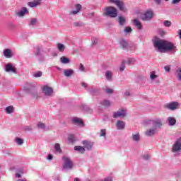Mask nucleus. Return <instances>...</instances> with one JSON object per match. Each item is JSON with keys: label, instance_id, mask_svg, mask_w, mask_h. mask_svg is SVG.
I'll list each match as a JSON object with an SVG mask.
<instances>
[{"label": "nucleus", "instance_id": "nucleus-58", "mask_svg": "<svg viewBox=\"0 0 181 181\" xmlns=\"http://www.w3.org/2000/svg\"><path fill=\"white\" fill-rule=\"evenodd\" d=\"M94 17V13H90L88 15V18H93Z\"/></svg>", "mask_w": 181, "mask_h": 181}, {"label": "nucleus", "instance_id": "nucleus-28", "mask_svg": "<svg viewBox=\"0 0 181 181\" xmlns=\"http://www.w3.org/2000/svg\"><path fill=\"white\" fill-rule=\"evenodd\" d=\"M134 26L137 28L139 30L142 29V24L138 21V19H134L133 21Z\"/></svg>", "mask_w": 181, "mask_h": 181}, {"label": "nucleus", "instance_id": "nucleus-50", "mask_svg": "<svg viewBox=\"0 0 181 181\" xmlns=\"http://www.w3.org/2000/svg\"><path fill=\"white\" fill-rule=\"evenodd\" d=\"M98 43V38H93L92 40V45H97Z\"/></svg>", "mask_w": 181, "mask_h": 181}, {"label": "nucleus", "instance_id": "nucleus-8", "mask_svg": "<svg viewBox=\"0 0 181 181\" xmlns=\"http://www.w3.org/2000/svg\"><path fill=\"white\" fill-rule=\"evenodd\" d=\"M113 118H125L127 117V110L121 109L117 112H113Z\"/></svg>", "mask_w": 181, "mask_h": 181}, {"label": "nucleus", "instance_id": "nucleus-5", "mask_svg": "<svg viewBox=\"0 0 181 181\" xmlns=\"http://www.w3.org/2000/svg\"><path fill=\"white\" fill-rule=\"evenodd\" d=\"M146 124H147L148 125H152V127L156 128V129H158V128H162V126L163 125V122L160 119L148 120L146 122Z\"/></svg>", "mask_w": 181, "mask_h": 181}, {"label": "nucleus", "instance_id": "nucleus-40", "mask_svg": "<svg viewBox=\"0 0 181 181\" xmlns=\"http://www.w3.org/2000/svg\"><path fill=\"white\" fill-rule=\"evenodd\" d=\"M135 62H136V60L134 58H129V59H128L127 64H134Z\"/></svg>", "mask_w": 181, "mask_h": 181}, {"label": "nucleus", "instance_id": "nucleus-34", "mask_svg": "<svg viewBox=\"0 0 181 181\" xmlns=\"http://www.w3.org/2000/svg\"><path fill=\"white\" fill-rule=\"evenodd\" d=\"M35 25H37V18H31L30 21V25L35 26Z\"/></svg>", "mask_w": 181, "mask_h": 181}, {"label": "nucleus", "instance_id": "nucleus-60", "mask_svg": "<svg viewBox=\"0 0 181 181\" xmlns=\"http://www.w3.org/2000/svg\"><path fill=\"white\" fill-rule=\"evenodd\" d=\"M74 181H80V179L78 177L74 178Z\"/></svg>", "mask_w": 181, "mask_h": 181}, {"label": "nucleus", "instance_id": "nucleus-17", "mask_svg": "<svg viewBox=\"0 0 181 181\" xmlns=\"http://www.w3.org/2000/svg\"><path fill=\"white\" fill-rule=\"evenodd\" d=\"M119 45L123 50H128L129 49V44L128 43V41L125 40H121L119 41Z\"/></svg>", "mask_w": 181, "mask_h": 181}, {"label": "nucleus", "instance_id": "nucleus-59", "mask_svg": "<svg viewBox=\"0 0 181 181\" xmlns=\"http://www.w3.org/2000/svg\"><path fill=\"white\" fill-rule=\"evenodd\" d=\"M82 87H84L86 88V87H87V83H82Z\"/></svg>", "mask_w": 181, "mask_h": 181}, {"label": "nucleus", "instance_id": "nucleus-41", "mask_svg": "<svg viewBox=\"0 0 181 181\" xmlns=\"http://www.w3.org/2000/svg\"><path fill=\"white\" fill-rule=\"evenodd\" d=\"M106 135H107V130L101 129L100 132V136H103V138H105Z\"/></svg>", "mask_w": 181, "mask_h": 181}, {"label": "nucleus", "instance_id": "nucleus-20", "mask_svg": "<svg viewBox=\"0 0 181 181\" xmlns=\"http://www.w3.org/2000/svg\"><path fill=\"white\" fill-rule=\"evenodd\" d=\"M26 13H29V11H28V8L23 7L20 11L16 13V15H17V16H19V18H22L25 16Z\"/></svg>", "mask_w": 181, "mask_h": 181}, {"label": "nucleus", "instance_id": "nucleus-32", "mask_svg": "<svg viewBox=\"0 0 181 181\" xmlns=\"http://www.w3.org/2000/svg\"><path fill=\"white\" fill-rule=\"evenodd\" d=\"M118 21H119V25L120 26H124V25H125V22H126L125 17L119 16Z\"/></svg>", "mask_w": 181, "mask_h": 181}, {"label": "nucleus", "instance_id": "nucleus-54", "mask_svg": "<svg viewBox=\"0 0 181 181\" xmlns=\"http://www.w3.org/2000/svg\"><path fill=\"white\" fill-rule=\"evenodd\" d=\"M124 97H129V95H131V93L129 91H126L124 93Z\"/></svg>", "mask_w": 181, "mask_h": 181}, {"label": "nucleus", "instance_id": "nucleus-56", "mask_svg": "<svg viewBox=\"0 0 181 181\" xmlns=\"http://www.w3.org/2000/svg\"><path fill=\"white\" fill-rule=\"evenodd\" d=\"M164 69H165V71H170V67L169 66H165L164 67Z\"/></svg>", "mask_w": 181, "mask_h": 181}, {"label": "nucleus", "instance_id": "nucleus-53", "mask_svg": "<svg viewBox=\"0 0 181 181\" xmlns=\"http://www.w3.org/2000/svg\"><path fill=\"white\" fill-rule=\"evenodd\" d=\"M101 181H112V177H107L105 178L104 180H102Z\"/></svg>", "mask_w": 181, "mask_h": 181}, {"label": "nucleus", "instance_id": "nucleus-19", "mask_svg": "<svg viewBox=\"0 0 181 181\" xmlns=\"http://www.w3.org/2000/svg\"><path fill=\"white\" fill-rule=\"evenodd\" d=\"M116 127L117 129L119 131H122L123 129H125V123L124 121L117 120L116 122Z\"/></svg>", "mask_w": 181, "mask_h": 181}, {"label": "nucleus", "instance_id": "nucleus-13", "mask_svg": "<svg viewBox=\"0 0 181 181\" xmlns=\"http://www.w3.org/2000/svg\"><path fill=\"white\" fill-rule=\"evenodd\" d=\"M3 54L6 59H12L13 57V52H12L11 49H4Z\"/></svg>", "mask_w": 181, "mask_h": 181}, {"label": "nucleus", "instance_id": "nucleus-6", "mask_svg": "<svg viewBox=\"0 0 181 181\" xmlns=\"http://www.w3.org/2000/svg\"><path fill=\"white\" fill-rule=\"evenodd\" d=\"M42 91L46 97H53L54 95V90L52 87L45 86L42 88Z\"/></svg>", "mask_w": 181, "mask_h": 181}, {"label": "nucleus", "instance_id": "nucleus-52", "mask_svg": "<svg viewBox=\"0 0 181 181\" xmlns=\"http://www.w3.org/2000/svg\"><path fill=\"white\" fill-rule=\"evenodd\" d=\"M181 0H173L171 4L173 5H176L177 4H179V2H180Z\"/></svg>", "mask_w": 181, "mask_h": 181}, {"label": "nucleus", "instance_id": "nucleus-11", "mask_svg": "<svg viewBox=\"0 0 181 181\" xmlns=\"http://www.w3.org/2000/svg\"><path fill=\"white\" fill-rule=\"evenodd\" d=\"M116 6L118 8L119 10H120L121 12H124V13L126 12H128V8H127L125 3L122 0L117 3L116 4Z\"/></svg>", "mask_w": 181, "mask_h": 181}, {"label": "nucleus", "instance_id": "nucleus-29", "mask_svg": "<svg viewBox=\"0 0 181 181\" xmlns=\"http://www.w3.org/2000/svg\"><path fill=\"white\" fill-rule=\"evenodd\" d=\"M60 62L62 64H69V63H70V59L66 57H62L60 58Z\"/></svg>", "mask_w": 181, "mask_h": 181}, {"label": "nucleus", "instance_id": "nucleus-44", "mask_svg": "<svg viewBox=\"0 0 181 181\" xmlns=\"http://www.w3.org/2000/svg\"><path fill=\"white\" fill-rule=\"evenodd\" d=\"M43 75V73H42V71H38L36 72L35 74H34V77H35V78H37L39 77H42V76Z\"/></svg>", "mask_w": 181, "mask_h": 181}, {"label": "nucleus", "instance_id": "nucleus-14", "mask_svg": "<svg viewBox=\"0 0 181 181\" xmlns=\"http://www.w3.org/2000/svg\"><path fill=\"white\" fill-rule=\"evenodd\" d=\"M82 144L83 145L84 149H87V151H91L93 148V145H94V143L88 141H83Z\"/></svg>", "mask_w": 181, "mask_h": 181}, {"label": "nucleus", "instance_id": "nucleus-37", "mask_svg": "<svg viewBox=\"0 0 181 181\" xmlns=\"http://www.w3.org/2000/svg\"><path fill=\"white\" fill-rule=\"evenodd\" d=\"M37 128H40V129H45L46 128V124L42 122H39L37 124Z\"/></svg>", "mask_w": 181, "mask_h": 181}, {"label": "nucleus", "instance_id": "nucleus-18", "mask_svg": "<svg viewBox=\"0 0 181 181\" xmlns=\"http://www.w3.org/2000/svg\"><path fill=\"white\" fill-rule=\"evenodd\" d=\"M153 16V12L148 11L144 14L142 19L143 21H150V19H152Z\"/></svg>", "mask_w": 181, "mask_h": 181}, {"label": "nucleus", "instance_id": "nucleus-1", "mask_svg": "<svg viewBox=\"0 0 181 181\" xmlns=\"http://www.w3.org/2000/svg\"><path fill=\"white\" fill-rule=\"evenodd\" d=\"M153 43L154 47L158 49V52L160 53H166V52H172V53H176V46L174 43L169 41L162 40L158 37H155L153 39Z\"/></svg>", "mask_w": 181, "mask_h": 181}, {"label": "nucleus", "instance_id": "nucleus-22", "mask_svg": "<svg viewBox=\"0 0 181 181\" xmlns=\"http://www.w3.org/2000/svg\"><path fill=\"white\" fill-rule=\"evenodd\" d=\"M72 122H74V124H77L80 127H84V122H83V120H81V119L78 117H74L72 119Z\"/></svg>", "mask_w": 181, "mask_h": 181}, {"label": "nucleus", "instance_id": "nucleus-55", "mask_svg": "<svg viewBox=\"0 0 181 181\" xmlns=\"http://www.w3.org/2000/svg\"><path fill=\"white\" fill-rule=\"evenodd\" d=\"M47 159L48 160H52V159H53V156L52 154H49Z\"/></svg>", "mask_w": 181, "mask_h": 181}, {"label": "nucleus", "instance_id": "nucleus-62", "mask_svg": "<svg viewBox=\"0 0 181 181\" xmlns=\"http://www.w3.org/2000/svg\"><path fill=\"white\" fill-rule=\"evenodd\" d=\"M144 158H145V159H148L149 156H146V157H144Z\"/></svg>", "mask_w": 181, "mask_h": 181}, {"label": "nucleus", "instance_id": "nucleus-2", "mask_svg": "<svg viewBox=\"0 0 181 181\" xmlns=\"http://www.w3.org/2000/svg\"><path fill=\"white\" fill-rule=\"evenodd\" d=\"M103 14L105 15V16H109V18H117L118 11L115 7L107 6L103 9Z\"/></svg>", "mask_w": 181, "mask_h": 181}, {"label": "nucleus", "instance_id": "nucleus-57", "mask_svg": "<svg viewBox=\"0 0 181 181\" xmlns=\"http://www.w3.org/2000/svg\"><path fill=\"white\" fill-rule=\"evenodd\" d=\"M154 1L156 2V5H160L161 0H154Z\"/></svg>", "mask_w": 181, "mask_h": 181}, {"label": "nucleus", "instance_id": "nucleus-39", "mask_svg": "<svg viewBox=\"0 0 181 181\" xmlns=\"http://www.w3.org/2000/svg\"><path fill=\"white\" fill-rule=\"evenodd\" d=\"M177 79L181 81V68H178L176 71Z\"/></svg>", "mask_w": 181, "mask_h": 181}, {"label": "nucleus", "instance_id": "nucleus-43", "mask_svg": "<svg viewBox=\"0 0 181 181\" xmlns=\"http://www.w3.org/2000/svg\"><path fill=\"white\" fill-rule=\"evenodd\" d=\"M124 32V33H131V32H132V28H131V27H125Z\"/></svg>", "mask_w": 181, "mask_h": 181}, {"label": "nucleus", "instance_id": "nucleus-49", "mask_svg": "<svg viewBox=\"0 0 181 181\" xmlns=\"http://www.w3.org/2000/svg\"><path fill=\"white\" fill-rule=\"evenodd\" d=\"M22 175H23V172H20V173H16V177H22Z\"/></svg>", "mask_w": 181, "mask_h": 181}, {"label": "nucleus", "instance_id": "nucleus-7", "mask_svg": "<svg viewBox=\"0 0 181 181\" xmlns=\"http://www.w3.org/2000/svg\"><path fill=\"white\" fill-rule=\"evenodd\" d=\"M5 71L6 73H13V74H17L18 69L16 67L11 63L6 64L5 65Z\"/></svg>", "mask_w": 181, "mask_h": 181}, {"label": "nucleus", "instance_id": "nucleus-4", "mask_svg": "<svg viewBox=\"0 0 181 181\" xmlns=\"http://www.w3.org/2000/svg\"><path fill=\"white\" fill-rule=\"evenodd\" d=\"M35 84L27 82L24 86L25 91L30 92V95L33 98H37V92L33 89Z\"/></svg>", "mask_w": 181, "mask_h": 181}, {"label": "nucleus", "instance_id": "nucleus-30", "mask_svg": "<svg viewBox=\"0 0 181 181\" xmlns=\"http://www.w3.org/2000/svg\"><path fill=\"white\" fill-rule=\"evenodd\" d=\"M74 150L77 151L78 152H80V153H84V152H86V149L84 148V147L81 146H75Z\"/></svg>", "mask_w": 181, "mask_h": 181}, {"label": "nucleus", "instance_id": "nucleus-25", "mask_svg": "<svg viewBox=\"0 0 181 181\" xmlns=\"http://www.w3.org/2000/svg\"><path fill=\"white\" fill-rule=\"evenodd\" d=\"M112 71H106L105 73V76L106 78V80H107V81H112Z\"/></svg>", "mask_w": 181, "mask_h": 181}, {"label": "nucleus", "instance_id": "nucleus-23", "mask_svg": "<svg viewBox=\"0 0 181 181\" xmlns=\"http://www.w3.org/2000/svg\"><path fill=\"white\" fill-rule=\"evenodd\" d=\"M57 49L59 52V53H63V52L66 50V45L60 42H58L57 43Z\"/></svg>", "mask_w": 181, "mask_h": 181}, {"label": "nucleus", "instance_id": "nucleus-51", "mask_svg": "<svg viewBox=\"0 0 181 181\" xmlns=\"http://www.w3.org/2000/svg\"><path fill=\"white\" fill-rule=\"evenodd\" d=\"M109 1L112 4H115V5H117L121 0H109Z\"/></svg>", "mask_w": 181, "mask_h": 181}, {"label": "nucleus", "instance_id": "nucleus-26", "mask_svg": "<svg viewBox=\"0 0 181 181\" xmlns=\"http://www.w3.org/2000/svg\"><path fill=\"white\" fill-rule=\"evenodd\" d=\"M132 139L134 141V142H139L141 141V135L139 133L133 134Z\"/></svg>", "mask_w": 181, "mask_h": 181}, {"label": "nucleus", "instance_id": "nucleus-10", "mask_svg": "<svg viewBox=\"0 0 181 181\" xmlns=\"http://www.w3.org/2000/svg\"><path fill=\"white\" fill-rule=\"evenodd\" d=\"M179 105H180V104L177 102H171L165 105V108H168V110H170V111H175L179 108Z\"/></svg>", "mask_w": 181, "mask_h": 181}, {"label": "nucleus", "instance_id": "nucleus-48", "mask_svg": "<svg viewBox=\"0 0 181 181\" xmlns=\"http://www.w3.org/2000/svg\"><path fill=\"white\" fill-rule=\"evenodd\" d=\"M24 131H32L33 127L32 126H25L23 128Z\"/></svg>", "mask_w": 181, "mask_h": 181}, {"label": "nucleus", "instance_id": "nucleus-27", "mask_svg": "<svg viewBox=\"0 0 181 181\" xmlns=\"http://www.w3.org/2000/svg\"><path fill=\"white\" fill-rule=\"evenodd\" d=\"M168 122L170 127H173V125L176 124V119H175L173 117H169L168 118Z\"/></svg>", "mask_w": 181, "mask_h": 181}, {"label": "nucleus", "instance_id": "nucleus-47", "mask_svg": "<svg viewBox=\"0 0 181 181\" xmlns=\"http://www.w3.org/2000/svg\"><path fill=\"white\" fill-rule=\"evenodd\" d=\"M105 93H107V94H112V93H114V90L109 88H106L105 90Z\"/></svg>", "mask_w": 181, "mask_h": 181}, {"label": "nucleus", "instance_id": "nucleus-15", "mask_svg": "<svg viewBox=\"0 0 181 181\" xmlns=\"http://www.w3.org/2000/svg\"><path fill=\"white\" fill-rule=\"evenodd\" d=\"M30 8H36V6H40L42 5V0H34L33 1H30L28 3Z\"/></svg>", "mask_w": 181, "mask_h": 181}, {"label": "nucleus", "instance_id": "nucleus-38", "mask_svg": "<svg viewBox=\"0 0 181 181\" xmlns=\"http://www.w3.org/2000/svg\"><path fill=\"white\" fill-rule=\"evenodd\" d=\"M163 25L165 28H170V26H172V22L170 21H163Z\"/></svg>", "mask_w": 181, "mask_h": 181}, {"label": "nucleus", "instance_id": "nucleus-63", "mask_svg": "<svg viewBox=\"0 0 181 181\" xmlns=\"http://www.w3.org/2000/svg\"><path fill=\"white\" fill-rule=\"evenodd\" d=\"M57 70H62L60 67H57Z\"/></svg>", "mask_w": 181, "mask_h": 181}, {"label": "nucleus", "instance_id": "nucleus-9", "mask_svg": "<svg viewBox=\"0 0 181 181\" xmlns=\"http://www.w3.org/2000/svg\"><path fill=\"white\" fill-rule=\"evenodd\" d=\"M159 78V76L156 74V71H152L150 72V81L151 83H155V84H159L160 83V81L158 79Z\"/></svg>", "mask_w": 181, "mask_h": 181}, {"label": "nucleus", "instance_id": "nucleus-61", "mask_svg": "<svg viewBox=\"0 0 181 181\" xmlns=\"http://www.w3.org/2000/svg\"><path fill=\"white\" fill-rule=\"evenodd\" d=\"M52 54L53 56H57V54H56V53H54V52H53Z\"/></svg>", "mask_w": 181, "mask_h": 181}, {"label": "nucleus", "instance_id": "nucleus-64", "mask_svg": "<svg viewBox=\"0 0 181 181\" xmlns=\"http://www.w3.org/2000/svg\"><path fill=\"white\" fill-rule=\"evenodd\" d=\"M90 93H91V94H93V90H90Z\"/></svg>", "mask_w": 181, "mask_h": 181}, {"label": "nucleus", "instance_id": "nucleus-46", "mask_svg": "<svg viewBox=\"0 0 181 181\" xmlns=\"http://www.w3.org/2000/svg\"><path fill=\"white\" fill-rule=\"evenodd\" d=\"M35 56H40V47H37L36 51L35 52Z\"/></svg>", "mask_w": 181, "mask_h": 181}, {"label": "nucleus", "instance_id": "nucleus-33", "mask_svg": "<svg viewBox=\"0 0 181 181\" xmlns=\"http://www.w3.org/2000/svg\"><path fill=\"white\" fill-rule=\"evenodd\" d=\"M15 142L16 143L17 145H23V139L19 138V137H16L15 139Z\"/></svg>", "mask_w": 181, "mask_h": 181}, {"label": "nucleus", "instance_id": "nucleus-12", "mask_svg": "<svg viewBox=\"0 0 181 181\" xmlns=\"http://www.w3.org/2000/svg\"><path fill=\"white\" fill-rule=\"evenodd\" d=\"M158 132L156 127H151L145 132L146 136H153Z\"/></svg>", "mask_w": 181, "mask_h": 181}, {"label": "nucleus", "instance_id": "nucleus-42", "mask_svg": "<svg viewBox=\"0 0 181 181\" xmlns=\"http://www.w3.org/2000/svg\"><path fill=\"white\" fill-rule=\"evenodd\" d=\"M79 70L81 71H83V73H87L86 67H84V65H83V64H80V65H79Z\"/></svg>", "mask_w": 181, "mask_h": 181}, {"label": "nucleus", "instance_id": "nucleus-31", "mask_svg": "<svg viewBox=\"0 0 181 181\" xmlns=\"http://www.w3.org/2000/svg\"><path fill=\"white\" fill-rule=\"evenodd\" d=\"M101 105H103V107H110L111 106V102L108 100H103L100 102Z\"/></svg>", "mask_w": 181, "mask_h": 181}, {"label": "nucleus", "instance_id": "nucleus-21", "mask_svg": "<svg viewBox=\"0 0 181 181\" xmlns=\"http://www.w3.org/2000/svg\"><path fill=\"white\" fill-rule=\"evenodd\" d=\"M74 74V70L73 69H64V76L65 77H71Z\"/></svg>", "mask_w": 181, "mask_h": 181}, {"label": "nucleus", "instance_id": "nucleus-35", "mask_svg": "<svg viewBox=\"0 0 181 181\" xmlns=\"http://www.w3.org/2000/svg\"><path fill=\"white\" fill-rule=\"evenodd\" d=\"M74 26H75V28H83V26H84V23L81 21L75 22L74 23Z\"/></svg>", "mask_w": 181, "mask_h": 181}, {"label": "nucleus", "instance_id": "nucleus-45", "mask_svg": "<svg viewBox=\"0 0 181 181\" xmlns=\"http://www.w3.org/2000/svg\"><path fill=\"white\" fill-rule=\"evenodd\" d=\"M127 62H123L120 66L119 70L120 71H124V70H125V64Z\"/></svg>", "mask_w": 181, "mask_h": 181}, {"label": "nucleus", "instance_id": "nucleus-24", "mask_svg": "<svg viewBox=\"0 0 181 181\" xmlns=\"http://www.w3.org/2000/svg\"><path fill=\"white\" fill-rule=\"evenodd\" d=\"M54 148L55 151V153H58L59 155L62 153V147L60 146V144L56 143L54 146Z\"/></svg>", "mask_w": 181, "mask_h": 181}, {"label": "nucleus", "instance_id": "nucleus-36", "mask_svg": "<svg viewBox=\"0 0 181 181\" xmlns=\"http://www.w3.org/2000/svg\"><path fill=\"white\" fill-rule=\"evenodd\" d=\"M6 114H12V112H13V106L6 107Z\"/></svg>", "mask_w": 181, "mask_h": 181}, {"label": "nucleus", "instance_id": "nucleus-16", "mask_svg": "<svg viewBox=\"0 0 181 181\" xmlns=\"http://www.w3.org/2000/svg\"><path fill=\"white\" fill-rule=\"evenodd\" d=\"M75 8L76 10L71 11L69 15L75 16L80 13V11H81L83 7L81 6V4H76Z\"/></svg>", "mask_w": 181, "mask_h": 181}, {"label": "nucleus", "instance_id": "nucleus-3", "mask_svg": "<svg viewBox=\"0 0 181 181\" xmlns=\"http://www.w3.org/2000/svg\"><path fill=\"white\" fill-rule=\"evenodd\" d=\"M62 160H64V163L62 165L63 170H71V169H73L74 164L70 158L64 156L62 157Z\"/></svg>", "mask_w": 181, "mask_h": 181}]
</instances>
